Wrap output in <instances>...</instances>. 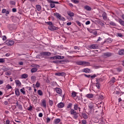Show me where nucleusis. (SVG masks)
I'll list each match as a JSON object with an SVG mask.
<instances>
[{
  "label": "nucleus",
  "mask_w": 124,
  "mask_h": 124,
  "mask_svg": "<svg viewBox=\"0 0 124 124\" xmlns=\"http://www.w3.org/2000/svg\"><path fill=\"white\" fill-rule=\"evenodd\" d=\"M78 65H82V66H90L91 63L86 61H78L77 62Z\"/></svg>",
  "instance_id": "1"
},
{
  "label": "nucleus",
  "mask_w": 124,
  "mask_h": 124,
  "mask_svg": "<svg viewBox=\"0 0 124 124\" xmlns=\"http://www.w3.org/2000/svg\"><path fill=\"white\" fill-rule=\"evenodd\" d=\"M70 114L71 115H73V118L75 120H77V119H78V115H77V112L74 110V109H71Z\"/></svg>",
  "instance_id": "2"
},
{
  "label": "nucleus",
  "mask_w": 124,
  "mask_h": 124,
  "mask_svg": "<svg viewBox=\"0 0 124 124\" xmlns=\"http://www.w3.org/2000/svg\"><path fill=\"white\" fill-rule=\"evenodd\" d=\"M47 2L49 3L51 8H55L56 7L55 1L53 0H47Z\"/></svg>",
  "instance_id": "3"
},
{
  "label": "nucleus",
  "mask_w": 124,
  "mask_h": 124,
  "mask_svg": "<svg viewBox=\"0 0 124 124\" xmlns=\"http://www.w3.org/2000/svg\"><path fill=\"white\" fill-rule=\"evenodd\" d=\"M40 55L41 56H51V53L47 51H43L40 53Z\"/></svg>",
  "instance_id": "4"
},
{
  "label": "nucleus",
  "mask_w": 124,
  "mask_h": 124,
  "mask_svg": "<svg viewBox=\"0 0 124 124\" xmlns=\"http://www.w3.org/2000/svg\"><path fill=\"white\" fill-rule=\"evenodd\" d=\"M46 100L45 99H43L42 100V102L41 103V106H42L43 107H44V108H46L47 107V106L46 105Z\"/></svg>",
  "instance_id": "5"
},
{
  "label": "nucleus",
  "mask_w": 124,
  "mask_h": 124,
  "mask_svg": "<svg viewBox=\"0 0 124 124\" xmlns=\"http://www.w3.org/2000/svg\"><path fill=\"white\" fill-rule=\"evenodd\" d=\"M99 46L97 44H93L90 46V49H98Z\"/></svg>",
  "instance_id": "6"
},
{
  "label": "nucleus",
  "mask_w": 124,
  "mask_h": 124,
  "mask_svg": "<svg viewBox=\"0 0 124 124\" xmlns=\"http://www.w3.org/2000/svg\"><path fill=\"white\" fill-rule=\"evenodd\" d=\"M104 56L105 58H109V57H112V56H113V54L110 52H106L104 53Z\"/></svg>",
  "instance_id": "7"
},
{
  "label": "nucleus",
  "mask_w": 124,
  "mask_h": 124,
  "mask_svg": "<svg viewBox=\"0 0 124 124\" xmlns=\"http://www.w3.org/2000/svg\"><path fill=\"white\" fill-rule=\"evenodd\" d=\"M15 83L16 87H21L22 86V83L18 79L15 80Z\"/></svg>",
  "instance_id": "8"
},
{
  "label": "nucleus",
  "mask_w": 124,
  "mask_h": 124,
  "mask_svg": "<svg viewBox=\"0 0 124 124\" xmlns=\"http://www.w3.org/2000/svg\"><path fill=\"white\" fill-rule=\"evenodd\" d=\"M55 91H56L57 93H58V94L62 95V89H61V88H57L56 89Z\"/></svg>",
  "instance_id": "9"
},
{
  "label": "nucleus",
  "mask_w": 124,
  "mask_h": 124,
  "mask_svg": "<svg viewBox=\"0 0 124 124\" xmlns=\"http://www.w3.org/2000/svg\"><path fill=\"white\" fill-rule=\"evenodd\" d=\"M48 29L50 31H56L57 28L53 24L48 27Z\"/></svg>",
  "instance_id": "10"
},
{
  "label": "nucleus",
  "mask_w": 124,
  "mask_h": 124,
  "mask_svg": "<svg viewBox=\"0 0 124 124\" xmlns=\"http://www.w3.org/2000/svg\"><path fill=\"white\" fill-rule=\"evenodd\" d=\"M54 16L56 17V18H57V19H61V18H62V16L59 13H54Z\"/></svg>",
  "instance_id": "11"
},
{
  "label": "nucleus",
  "mask_w": 124,
  "mask_h": 124,
  "mask_svg": "<svg viewBox=\"0 0 124 124\" xmlns=\"http://www.w3.org/2000/svg\"><path fill=\"white\" fill-rule=\"evenodd\" d=\"M112 41H113V40L112 39L108 38L104 41V43H107V44H108L109 43H112Z\"/></svg>",
  "instance_id": "12"
},
{
  "label": "nucleus",
  "mask_w": 124,
  "mask_h": 124,
  "mask_svg": "<svg viewBox=\"0 0 124 124\" xmlns=\"http://www.w3.org/2000/svg\"><path fill=\"white\" fill-rule=\"evenodd\" d=\"M14 43H15V42L14 41H9L8 42H7L6 43V45L8 46H12V45H14Z\"/></svg>",
  "instance_id": "13"
},
{
  "label": "nucleus",
  "mask_w": 124,
  "mask_h": 124,
  "mask_svg": "<svg viewBox=\"0 0 124 124\" xmlns=\"http://www.w3.org/2000/svg\"><path fill=\"white\" fill-rule=\"evenodd\" d=\"M57 106L58 108H63L64 107V104L62 102H61L57 105Z\"/></svg>",
  "instance_id": "14"
},
{
  "label": "nucleus",
  "mask_w": 124,
  "mask_h": 124,
  "mask_svg": "<svg viewBox=\"0 0 124 124\" xmlns=\"http://www.w3.org/2000/svg\"><path fill=\"white\" fill-rule=\"evenodd\" d=\"M55 75H56V76H65V74L63 72L56 73H55Z\"/></svg>",
  "instance_id": "15"
},
{
  "label": "nucleus",
  "mask_w": 124,
  "mask_h": 124,
  "mask_svg": "<svg viewBox=\"0 0 124 124\" xmlns=\"http://www.w3.org/2000/svg\"><path fill=\"white\" fill-rule=\"evenodd\" d=\"M67 14L70 17H73V16H74V13L70 11H68Z\"/></svg>",
  "instance_id": "16"
},
{
  "label": "nucleus",
  "mask_w": 124,
  "mask_h": 124,
  "mask_svg": "<svg viewBox=\"0 0 124 124\" xmlns=\"http://www.w3.org/2000/svg\"><path fill=\"white\" fill-rule=\"evenodd\" d=\"M82 72H85V73H90L91 70L89 68H84L82 70Z\"/></svg>",
  "instance_id": "17"
},
{
  "label": "nucleus",
  "mask_w": 124,
  "mask_h": 124,
  "mask_svg": "<svg viewBox=\"0 0 124 124\" xmlns=\"http://www.w3.org/2000/svg\"><path fill=\"white\" fill-rule=\"evenodd\" d=\"M85 96L87 98H93V94L89 93V94H86Z\"/></svg>",
  "instance_id": "18"
},
{
  "label": "nucleus",
  "mask_w": 124,
  "mask_h": 124,
  "mask_svg": "<svg viewBox=\"0 0 124 124\" xmlns=\"http://www.w3.org/2000/svg\"><path fill=\"white\" fill-rule=\"evenodd\" d=\"M74 110H78L79 112H80V111L81 110V108H79L78 107V105H74Z\"/></svg>",
  "instance_id": "19"
},
{
  "label": "nucleus",
  "mask_w": 124,
  "mask_h": 124,
  "mask_svg": "<svg viewBox=\"0 0 124 124\" xmlns=\"http://www.w3.org/2000/svg\"><path fill=\"white\" fill-rule=\"evenodd\" d=\"M94 105H95V104L90 103L89 105V107L90 109H93V108L94 107Z\"/></svg>",
  "instance_id": "20"
},
{
  "label": "nucleus",
  "mask_w": 124,
  "mask_h": 124,
  "mask_svg": "<svg viewBox=\"0 0 124 124\" xmlns=\"http://www.w3.org/2000/svg\"><path fill=\"white\" fill-rule=\"evenodd\" d=\"M118 22L120 24V25L124 27V21L122 19H119L118 20Z\"/></svg>",
  "instance_id": "21"
},
{
  "label": "nucleus",
  "mask_w": 124,
  "mask_h": 124,
  "mask_svg": "<svg viewBox=\"0 0 124 124\" xmlns=\"http://www.w3.org/2000/svg\"><path fill=\"white\" fill-rule=\"evenodd\" d=\"M84 9H85V10H87V11H91V10H92V8H91V7H90L88 5L85 6Z\"/></svg>",
  "instance_id": "22"
},
{
  "label": "nucleus",
  "mask_w": 124,
  "mask_h": 124,
  "mask_svg": "<svg viewBox=\"0 0 124 124\" xmlns=\"http://www.w3.org/2000/svg\"><path fill=\"white\" fill-rule=\"evenodd\" d=\"M28 77H29V75L27 74H23L21 75L22 79H26V78H28Z\"/></svg>",
  "instance_id": "23"
},
{
  "label": "nucleus",
  "mask_w": 124,
  "mask_h": 124,
  "mask_svg": "<svg viewBox=\"0 0 124 124\" xmlns=\"http://www.w3.org/2000/svg\"><path fill=\"white\" fill-rule=\"evenodd\" d=\"M16 104L18 109H20V110H22V109H23V106H22V105L18 104V102H16Z\"/></svg>",
  "instance_id": "24"
},
{
  "label": "nucleus",
  "mask_w": 124,
  "mask_h": 124,
  "mask_svg": "<svg viewBox=\"0 0 124 124\" xmlns=\"http://www.w3.org/2000/svg\"><path fill=\"white\" fill-rule=\"evenodd\" d=\"M15 94L17 96H19L20 95V91H19V89H16L15 90Z\"/></svg>",
  "instance_id": "25"
},
{
  "label": "nucleus",
  "mask_w": 124,
  "mask_h": 124,
  "mask_svg": "<svg viewBox=\"0 0 124 124\" xmlns=\"http://www.w3.org/2000/svg\"><path fill=\"white\" fill-rule=\"evenodd\" d=\"M56 60H62V59H64V56H62L60 55H56Z\"/></svg>",
  "instance_id": "26"
},
{
  "label": "nucleus",
  "mask_w": 124,
  "mask_h": 124,
  "mask_svg": "<svg viewBox=\"0 0 124 124\" xmlns=\"http://www.w3.org/2000/svg\"><path fill=\"white\" fill-rule=\"evenodd\" d=\"M102 17L104 20H107V14H106V13H103Z\"/></svg>",
  "instance_id": "27"
},
{
  "label": "nucleus",
  "mask_w": 124,
  "mask_h": 124,
  "mask_svg": "<svg viewBox=\"0 0 124 124\" xmlns=\"http://www.w3.org/2000/svg\"><path fill=\"white\" fill-rule=\"evenodd\" d=\"M36 8H37V10L38 11H41V6L40 5H36Z\"/></svg>",
  "instance_id": "28"
},
{
  "label": "nucleus",
  "mask_w": 124,
  "mask_h": 124,
  "mask_svg": "<svg viewBox=\"0 0 124 124\" xmlns=\"http://www.w3.org/2000/svg\"><path fill=\"white\" fill-rule=\"evenodd\" d=\"M35 80H36V77H35V76H33L31 77V81L33 82V83L35 82Z\"/></svg>",
  "instance_id": "29"
},
{
  "label": "nucleus",
  "mask_w": 124,
  "mask_h": 124,
  "mask_svg": "<svg viewBox=\"0 0 124 124\" xmlns=\"http://www.w3.org/2000/svg\"><path fill=\"white\" fill-rule=\"evenodd\" d=\"M61 122V119L58 118V119H56L54 120V124H59V123Z\"/></svg>",
  "instance_id": "30"
},
{
  "label": "nucleus",
  "mask_w": 124,
  "mask_h": 124,
  "mask_svg": "<svg viewBox=\"0 0 124 124\" xmlns=\"http://www.w3.org/2000/svg\"><path fill=\"white\" fill-rule=\"evenodd\" d=\"M119 55H124V49L120 50L118 51Z\"/></svg>",
  "instance_id": "31"
},
{
  "label": "nucleus",
  "mask_w": 124,
  "mask_h": 124,
  "mask_svg": "<svg viewBox=\"0 0 124 124\" xmlns=\"http://www.w3.org/2000/svg\"><path fill=\"white\" fill-rule=\"evenodd\" d=\"M36 71H37V68H32L31 69V72L32 73H34V72H36Z\"/></svg>",
  "instance_id": "32"
},
{
  "label": "nucleus",
  "mask_w": 124,
  "mask_h": 124,
  "mask_svg": "<svg viewBox=\"0 0 124 124\" xmlns=\"http://www.w3.org/2000/svg\"><path fill=\"white\" fill-rule=\"evenodd\" d=\"M38 94H39V95H43V92H42V91L39 90H38Z\"/></svg>",
  "instance_id": "33"
},
{
  "label": "nucleus",
  "mask_w": 124,
  "mask_h": 124,
  "mask_svg": "<svg viewBox=\"0 0 124 124\" xmlns=\"http://www.w3.org/2000/svg\"><path fill=\"white\" fill-rule=\"evenodd\" d=\"M77 94V93L75 92H73L72 93V96L73 97H76V95Z\"/></svg>",
  "instance_id": "34"
},
{
  "label": "nucleus",
  "mask_w": 124,
  "mask_h": 124,
  "mask_svg": "<svg viewBox=\"0 0 124 124\" xmlns=\"http://www.w3.org/2000/svg\"><path fill=\"white\" fill-rule=\"evenodd\" d=\"M20 91L21 93H23V94H26V92H25V88H22V89H21Z\"/></svg>",
  "instance_id": "35"
},
{
  "label": "nucleus",
  "mask_w": 124,
  "mask_h": 124,
  "mask_svg": "<svg viewBox=\"0 0 124 124\" xmlns=\"http://www.w3.org/2000/svg\"><path fill=\"white\" fill-rule=\"evenodd\" d=\"M109 24L111 25V26H117V24H116V23L113 21H110Z\"/></svg>",
  "instance_id": "36"
},
{
  "label": "nucleus",
  "mask_w": 124,
  "mask_h": 124,
  "mask_svg": "<svg viewBox=\"0 0 124 124\" xmlns=\"http://www.w3.org/2000/svg\"><path fill=\"white\" fill-rule=\"evenodd\" d=\"M4 124H10V121L9 120H6V122H3Z\"/></svg>",
  "instance_id": "37"
},
{
  "label": "nucleus",
  "mask_w": 124,
  "mask_h": 124,
  "mask_svg": "<svg viewBox=\"0 0 124 124\" xmlns=\"http://www.w3.org/2000/svg\"><path fill=\"white\" fill-rule=\"evenodd\" d=\"M6 89L9 90V89H12V87L10 84H7L6 86Z\"/></svg>",
  "instance_id": "38"
},
{
  "label": "nucleus",
  "mask_w": 124,
  "mask_h": 124,
  "mask_svg": "<svg viewBox=\"0 0 124 124\" xmlns=\"http://www.w3.org/2000/svg\"><path fill=\"white\" fill-rule=\"evenodd\" d=\"M82 117L85 119H86L88 118V116L87 115V114H86L85 113L82 114Z\"/></svg>",
  "instance_id": "39"
},
{
  "label": "nucleus",
  "mask_w": 124,
  "mask_h": 124,
  "mask_svg": "<svg viewBox=\"0 0 124 124\" xmlns=\"http://www.w3.org/2000/svg\"><path fill=\"white\" fill-rule=\"evenodd\" d=\"M10 3L11 5H15V4H16V3L14 0L11 1Z\"/></svg>",
  "instance_id": "40"
},
{
  "label": "nucleus",
  "mask_w": 124,
  "mask_h": 124,
  "mask_svg": "<svg viewBox=\"0 0 124 124\" xmlns=\"http://www.w3.org/2000/svg\"><path fill=\"white\" fill-rule=\"evenodd\" d=\"M72 2L74 3H79V1L78 0H71Z\"/></svg>",
  "instance_id": "41"
},
{
  "label": "nucleus",
  "mask_w": 124,
  "mask_h": 124,
  "mask_svg": "<svg viewBox=\"0 0 124 124\" xmlns=\"http://www.w3.org/2000/svg\"><path fill=\"white\" fill-rule=\"evenodd\" d=\"M35 86L36 88H39L40 87V83L37 81L35 84Z\"/></svg>",
  "instance_id": "42"
},
{
  "label": "nucleus",
  "mask_w": 124,
  "mask_h": 124,
  "mask_svg": "<svg viewBox=\"0 0 124 124\" xmlns=\"http://www.w3.org/2000/svg\"><path fill=\"white\" fill-rule=\"evenodd\" d=\"M115 82H116V79L115 78H112L111 80H110V82L115 83Z\"/></svg>",
  "instance_id": "43"
},
{
  "label": "nucleus",
  "mask_w": 124,
  "mask_h": 124,
  "mask_svg": "<svg viewBox=\"0 0 124 124\" xmlns=\"http://www.w3.org/2000/svg\"><path fill=\"white\" fill-rule=\"evenodd\" d=\"M27 109L28 110V111H31V110H32V107L31 106H30Z\"/></svg>",
  "instance_id": "44"
},
{
  "label": "nucleus",
  "mask_w": 124,
  "mask_h": 124,
  "mask_svg": "<svg viewBox=\"0 0 124 124\" xmlns=\"http://www.w3.org/2000/svg\"><path fill=\"white\" fill-rule=\"evenodd\" d=\"M5 75H6L7 76H10V75H11V72H7L5 73Z\"/></svg>",
  "instance_id": "45"
},
{
  "label": "nucleus",
  "mask_w": 124,
  "mask_h": 124,
  "mask_svg": "<svg viewBox=\"0 0 124 124\" xmlns=\"http://www.w3.org/2000/svg\"><path fill=\"white\" fill-rule=\"evenodd\" d=\"M96 87L97 89H100V84H99V83H96Z\"/></svg>",
  "instance_id": "46"
},
{
  "label": "nucleus",
  "mask_w": 124,
  "mask_h": 124,
  "mask_svg": "<svg viewBox=\"0 0 124 124\" xmlns=\"http://www.w3.org/2000/svg\"><path fill=\"white\" fill-rule=\"evenodd\" d=\"M5 62V60L4 58H0V62Z\"/></svg>",
  "instance_id": "47"
},
{
  "label": "nucleus",
  "mask_w": 124,
  "mask_h": 124,
  "mask_svg": "<svg viewBox=\"0 0 124 124\" xmlns=\"http://www.w3.org/2000/svg\"><path fill=\"white\" fill-rule=\"evenodd\" d=\"M46 24H47V25H48L49 26H51V25L53 24V23L51 21L46 22Z\"/></svg>",
  "instance_id": "48"
},
{
  "label": "nucleus",
  "mask_w": 124,
  "mask_h": 124,
  "mask_svg": "<svg viewBox=\"0 0 124 124\" xmlns=\"http://www.w3.org/2000/svg\"><path fill=\"white\" fill-rule=\"evenodd\" d=\"M71 106H72V104L69 103L67 107V108H68V109H69V108H71Z\"/></svg>",
  "instance_id": "49"
},
{
  "label": "nucleus",
  "mask_w": 124,
  "mask_h": 124,
  "mask_svg": "<svg viewBox=\"0 0 124 124\" xmlns=\"http://www.w3.org/2000/svg\"><path fill=\"white\" fill-rule=\"evenodd\" d=\"M81 123L82 124H87V121L86 120H82Z\"/></svg>",
  "instance_id": "50"
},
{
  "label": "nucleus",
  "mask_w": 124,
  "mask_h": 124,
  "mask_svg": "<svg viewBox=\"0 0 124 124\" xmlns=\"http://www.w3.org/2000/svg\"><path fill=\"white\" fill-rule=\"evenodd\" d=\"M76 22L79 27H81V23L79 21L77 20Z\"/></svg>",
  "instance_id": "51"
},
{
  "label": "nucleus",
  "mask_w": 124,
  "mask_h": 124,
  "mask_svg": "<svg viewBox=\"0 0 124 124\" xmlns=\"http://www.w3.org/2000/svg\"><path fill=\"white\" fill-rule=\"evenodd\" d=\"M50 60H57L56 56H54V57H50Z\"/></svg>",
  "instance_id": "52"
},
{
  "label": "nucleus",
  "mask_w": 124,
  "mask_h": 124,
  "mask_svg": "<svg viewBox=\"0 0 124 124\" xmlns=\"http://www.w3.org/2000/svg\"><path fill=\"white\" fill-rule=\"evenodd\" d=\"M117 35L119 37H123V34H122V33H118Z\"/></svg>",
  "instance_id": "53"
},
{
  "label": "nucleus",
  "mask_w": 124,
  "mask_h": 124,
  "mask_svg": "<svg viewBox=\"0 0 124 124\" xmlns=\"http://www.w3.org/2000/svg\"><path fill=\"white\" fill-rule=\"evenodd\" d=\"M49 105H50V106H53V101L49 100Z\"/></svg>",
  "instance_id": "54"
},
{
  "label": "nucleus",
  "mask_w": 124,
  "mask_h": 124,
  "mask_svg": "<svg viewBox=\"0 0 124 124\" xmlns=\"http://www.w3.org/2000/svg\"><path fill=\"white\" fill-rule=\"evenodd\" d=\"M38 116L39 118H42L43 117V114L42 113H39Z\"/></svg>",
  "instance_id": "55"
},
{
  "label": "nucleus",
  "mask_w": 124,
  "mask_h": 124,
  "mask_svg": "<svg viewBox=\"0 0 124 124\" xmlns=\"http://www.w3.org/2000/svg\"><path fill=\"white\" fill-rule=\"evenodd\" d=\"M74 49L75 50H80V48L77 46H74Z\"/></svg>",
  "instance_id": "56"
},
{
  "label": "nucleus",
  "mask_w": 124,
  "mask_h": 124,
  "mask_svg": "<svg viewBox=\"0 0 124 124\" xmlns=\"http://www.w3.org/2000/svg\"><path fill=\"white\" fill-rule=\"evenodd\" d=\"M50 121H51V119H50V118L47 117L46 118V123H49Z\"/></svg>",
  "instance_id": "57"
},
{
  "label": "nucleus",
  "mask_w": 124,
  "mask_h": 124,
  "mask_svg": "<svg viewBox=\"0 0 124 124\" xmlns=\"http://www.w3.org/2000/svg\"><path fill=\"white\" fill-rule=\"evenodd\" d=\"M90 24H91V21H90L89 20L85 22L86 25H90Z\"/></svg>",
  "instance_id": "58"
},
{
  "label": "nucleus",
  "mask_w": 124,
  "mask_h": 124,
  "mask_svg": "<svg viewBox=\"0 0 124 124\" xmlns=\"http://www.w3.org/2000/svg\"><path fill=\"white\" fill-rule=\"evenodd\" d=\"M4 104L5 105H8V101H5L4 102Z\"/></svg>",
  "instance_id": "59"
},
{
  "label": "nucleus",
  "mask_w": 124,
  "mask_h": 124,
  "mask_svg": "<svg viewBox=\"0 0 124 124\" xmlns=\"http://www.w3.org/2000/svg\"><path fill=\"white\" fill-rule=\"evenodd\" d=\"M18 64H19V65H23L24 64V62H18Z\"/></svg>",
  "instance_id": "60"
},
{
  "label": "nucleus",
  "mask_w": 124,
  "mask_h": 124,
  "mask_svg": "<svg viewBox=\"0 0 124 124\" xmlns=\"http://www.w3.org/2000/svg\"><path fill=\"white\" fill-rule=\"evenodd\" d=\"M59 20H61L62 21H65V18H64V17H61V19H59Z\"/></svg>",
  "instance_id": "61"
},
{
  "label": "nucleus",
  "mask_w": 124,
  "mask_h": 124,
  "mask_svg": "<svg viewBox=\"0 0 124 124\" xmlns=\"http://www.w3.org/2000/svg\"><path fill=\"white\" fill-rule=\"evenodd\" d=\"M5 12H6V9H3L2 10V13H5Z\"/></svg>",
  "instance_id": "62"
},
{
  "label": "nucleus",
  "mask_w": 124,
  "mask_h": 124,
  "mask_svg": "<svg viewBox=\"0 0 124 124\" xmlns=\"http://www.w3.org/2000/svg\"><path fill=\"white\" fill-rule=\"evenodd\" d=\"M2 40L4 41V40H6V36H3L2 37Z\"/></svg>",
  "instance_id": "63"
},
{
  "label": "nucleus",
  "mask_w": 124,
  "mask_h": 124,
  "mask_svg": "<svg viewBox=\"0 0 124 124\" xmlns=\"http://www.w3.org/2000/svg\"><path fill=\"white\" fill-rule=\"evenodd\" d=\"M12 11L13 12H16L17 11V10L16 9V8H13L12 9Z\"/></svg>",
  "instance_id": "64"
}]
</instances>
